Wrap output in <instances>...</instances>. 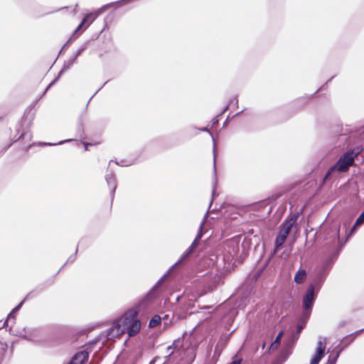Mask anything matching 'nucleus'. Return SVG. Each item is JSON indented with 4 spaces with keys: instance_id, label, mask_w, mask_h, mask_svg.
Wrapping results in <instances>:
<instances>
[{
    "instance_id": "16",
    "label": "nucleus",
    "mask_w": 364,
    "mask_h": 364,
    "mask_svg": "<svg viewBox=\"0 0 364 364\" xmlns=\"http://www.w3.org/2000/svg\"><path fill=\"white\" fill-rule=\"evenodd\" d=\"M200 237H201V234H200V233H199V234L197 235V237H196V240H194V242H193V244H192V245H191V247H193L196 245L197 241H198V240H200Z\"/></svg>"
},
{
    "instance_id": "12",
    "label": "nucleus",
    "mask_w": 364,
    "mask_h": 364,
    "mask_svg": "<svg viewBox=\"0 0 364 364\" xmlns=\"http://www.w3.org/2000/svg\"><path fill=\"white\" fill-rule=\"evenodd\" d=\"M161 317L159 315H155L149 322V326L151 328L156 326L161 322Z\"/></svg>"
},
{
    "instance_id": "1",
    "label": "nucleus",
    "mask_w": 364,
    "mask_h": 364,
    "mask_svg": "<svg viewBox=\"0 0 364 364\" xmlns=\"http://www.w3.org/2000/svg\"><path fill=\"white\" fill-rule=\"evenodd\" d=\"M141 328L140 321L136 318V312L132 311L117 319L107 331L108 339L118 338L127 332L129 336L136 334Z\"/></svg>"
},
{
    "instance_id": "21",
    "label": "nucleus",
    "mask_w": 364,
    "mask_h": 364,
    "mask_svg": "<svg viewBox=\"0 0 364 364\" xmlns=\"http://www.w3.org/2000/svg\"><path fill=\"white\" fill-rule=\"evenodd\" d=\"M170 349H171V347L168 346V350H170Z\"/></svg>"
},
{
    "instance_id": "10",
    "label": "nucleus",
    "mask_w": 364,
    "mask_h": 364,
    "mask_svg": "<svg viewBox=\"0 0 364 364\" xmlns=\"http://www.w3.org/2000/svg\"><path fill=\"white\" fill-rule=\"evenodd\" d=\"M286 238L279 235L276 238L275 240V250H278L285 242Z\"/></svg>"
},
{
    "instance_id": "2",
    "label": "nucleus",
    "mask_w": 364,
    "mask_h": 364,
    "mask_svg": "<svg viewBox=\"0 0 364 364\" xmlns=\"http://www.w3.org/2000/svg\"><path fill=\"white\" fill-rule=\"evenodd\" d=\"M356 154L354 152H347L343 154L338 162L333 166L327 172L326 177L330 176L333 171L346 172L348 168L353 165Z\"/></svg>"
},
{
    "instance_id": "20",
    "label": "nucleus",
    "mask_w": 364,
    "mask_h": 364,
    "mask_svg": "<svg viewBox=\"0 0 364 364\" xmlns=\"http://www.w3.org/2000/svg\"><path fill=\"white\" fill-rule=\"evenodd\" d=\"M188 253H187L186 255H183V257H187V256H188Z\"/></svg>"
},
{
    "instance_id": "11",
    "label": "nucleus",
    "mask_w": 364,
    "mask_h": 364,
    "mask_svg": "<svg viewBox=\"0 0 364 364\" xmlns=\"http://www.w3.org/2000/svg\"><path fill=\"white\" fill-rule=\"evenodd\" d=\"M17 335L20 337L24 338L28 340L31 339V334L30 331H27L26 328H23L19 332H18Z\"/></svg>"
},
{
    "instance_id": "5",
    "label": "nucleus",
    "mask_w": 364,
    "mask_h": 364,
    "mask_svg": "<svg viewBox=\"0 0 364 364\" xmlns=\"http://www.w3.org/2000/svg\"><path fill=\"white\" fill-rule=\"evenodd\" d=\"M88 359V353L86 351L77 353L69 364H85Z\"/></svg>"
},
{
    "instance_id": "14",
    "label": "nucleus",
    "mask_w": 364,
    "mask_h": 364,
    "mask_svg": "<svg viewBox=\"0 0 364 364\" xmlns=\"http://www.w3.org/2000/svg\"><path fill=\"white\" fill-rule=\"evenodd\" d=\"M279 235L287 238L289 232L281 228Z\"/></svg>"
},
{
    "instance_id": "13",
    "label": "nucleus",
    "mask_w": 364,
    "mask_h": 364,
    "mask_svg": "<svg viewBox=\"0 0 364 364\" xmlns=\"http://www.w3.org/2000/svg\"><path fill=\"white\" fill-rule=\"evenodd\" d=\"M363 223H364V211L357 218V220L355 221V223L354 226L353 227V228L351 230V232L354 231V230L355 229L356 226H359L361 224H363Z\"/></svg>"
},
{
    "instance_id": "7",
    "label": "nucleus",
    "mask_w": 364,
    "mask_h": 364,
    "mask_svg": "<svg viewBox=\"0 0 364 364\" xmlns=\"http://www.w3.org/2000/svg\"><path fill=\"white\" fill-rule=\"evenodd\" d=\"M306 278V272L304 269H299L294 276V282L296 284H301Z\"/></svg>"
},
{
    "instance_id": "18",
    "label": "nucleus",
    "mask_w": 364,
    "mask_h": 364,
    "mask_svg": "<svg viewBox=\"0 0 364 364\" xmlns=\"http://www.w3.org/2000/svg\"><path fill=\"white\" fill-rule=\"evenodd\" d=\"M20 305H21V304H19L17 307H16L15 309H14L13 311H17V310L19 309Z\"/></svg>"
},
{
    "instance_id": "6",
    "label": "nucleus",
    "mask_w": 364,
    "mask_h": 364,
    "mask_svg": "<svg viewBox=\"0 0 364 364\" xmlns=\"http://www.w3.org/2000/svg\"><path fill=\"white\" fill-rule=\"evenodd\" d=\"M104 11V9H99L97 11H96L95 13H92V14H87L85 16V17L83 18L82 21L81 22V23L79 25L78 28H77V30H79L86 22H87L88 21H92L95 20V18L98 16L100 15V14H102Z\"/></svg>"
},
{
    "instance_id": "4",
    "label": "nucleus",
    "mask_w": 364,
    "mask_h": 364,
    "mask_svg": "<svg viewBox=\"0 0 364 364\" xmlns=\"http://www.w3.org/2000/svg\"><path fill=\"white\" fill-rule=\"evenodd\" d=\"M314 286L311 285L307 289L306 293L303 299L304 306L306 311L311 309L313 306V303L314 301Z\"/></svg>"
},
{
    "instance_id": "19",
    "label": "nucleus",
    "mask_w": 364,
    "mask_h": 364,
    "mask_svg": "<svg viewBox=\"0 0 364 364\" xmlns=\"http://www.w3.org/2000/svg\"><path fill=\"white\" fill-rule=\"evenodd\" d=\"M302 329V326L299 327V331H300Z\"/></svg>"
},
{
    "instance_id": "3",
    "label": "nucleus",
    "mask_w": 364,
    "mask_h": 364,
    "mask_svg": "<svg viewBox=\"0 0 364 364\" xmlns=\"http://www.w3.org/2000/svg\"><path fill=\"white\" fill-rule=\"evenodd\" d=\"M326 350V341L321 338L317 343V347L313 358L311 360V364H318L324 355Z\"/></svg>"
},
{
    "instance_id": "15",
    "label": "nucleus",
    "mask_w": 364,
    "mask_h": 364,
    "mask_svg": "<svg viewBox=\"0 0 364 364\" xmlns=\"http://www.w3.org/2000/svg\"><path fill=\"white\" fill-rule=\"evenodd\" d=\"M337 357H338V355L335 358H333V359H331L329 358L326 364H335L336 361V359H337Z\"/></svg>"
},
{
    "instance_id": "17",
    "label": "nucleus",
    "mask_w": 364,
    "mask_h": 364,
    "mask_svg": "<svg viewBox=\"0 0 364 364\" xmlns=\"http://www.w3.org/2000/svg\"><path fill=\"white\" fill-rule=\"evenodd\" d=\"M213 164H214V168H215V154L214 153V161H213Z\"/></svg>"
},
{
    "instance_id": "8",
    "label": "nucleus",
    "mask_w": 364,
    "mask_h": 364,
    "mask_svg": "<svg viewBox=\"0 0 364 364\" xmlns=\"http://www.w3.org/2000/svg\"><path fill=\"white\" fill-rule=\"evenodd\" d=\"M295 222H296V218L291 217V218L284 221L282 223L281 228L289 233V231Z\"/></svg>"
},
{
    "instance_id": "9",
    "label": "nucleus",
    "mask_w": 364,
    "mask_h": 364,
    "mask_svg": "<svg viewBox=\"0 0 364 364\" xmlns=\"http://www.w3.org/2000/svg\"><path fill=\"white\" fill-rule=\"evenodd\" d=\"M282 335H283V331H280L279 333V334L277 336L274 341L271 344V346L269 347V350H274L278 348V347L280 344V341L282 337Z\"/></svg>"
}]
</instances>
